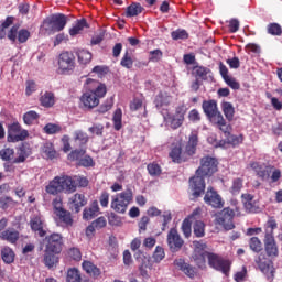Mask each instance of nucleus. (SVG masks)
Segmentation results:
<instances>
[{
  "label": "nucleus",
  "instance_id": "f257e3e1",
  "mask_svg": "<svg viewBox=\"0 0 282 282\" xmlns=\"http://www.w3.org/2000/svg\"><path fill=\"white\" fill-rule=\"evenodd\" d=\"M86 89L80 97V102L85 109H94L100 105V98L107 96V86L96 79H86Z\"/></svg>",
  "mask_w": 282,
  "mask_h": 282
},
{
  "label": "nucleus",
  "instance_id": "f03ea898",
  "mask_svg": "<svg viewBox=\"0 0 282 282\" xmlns=\"http://www.w3.org/2000/svg\"><path fill=\"white\" fill-rule=\"evenodd\" d=\"M206 257L208 259L209 268L217 270V272H221L225 276H229L230 274V260L224 259L221 256L202 251L199 253H195L193 256L194 261L197 263L198 268L206 264Z\"/></svg>",
  "mask_w": 282,
  "mask_h": 282
},
{
  "label": "nucleus",
  "instance_id": "7ed1b4c3",
  "mask_svg": "<svg viewBox=\"0 0 282 282\" xmlns=\"http://www.w3.org/2000/svg\"><path fill=\"white\" fill-rule=\"evenodd\" d=\"M279 228V224L276 223V218L273 216L269 217L267 223L264 224V250L267 252V257H271L272 259L279 257V246L276 245V239H274V230Z\"/></svg>",
  "mask_w": 282,
  "mask_h": 282
},
{
  "label": "nucleus",
  "instance_id": "20e7f679",
  "mask_svg": "<svg viewBox=\"0 0 282 282\" xmlns=\"http://www.w3.org/2000/svg\"><path fill=\"white\" fill-rule=\"evenodd\" d=\"M48 195H59V193H76V181L68 175L55 176L45 186Z\"/></svg>",
  "mask_w": 282,
  "mask_h": 282
},
{
  "label": "nucleus",
  "instance_id": "39448f33",
  "mask_svg": "<svg viewBox=\"0 0 282 282\" xmlns=\"http://www.w3.org/2000/svg\"><path fill=\"white\" fill-rule=\"evenodd\" d=\"M67 25V15L63 13H53L45 18L40 28L42 34H54V32H63Z\"/></svg>",
  "mask_w": 282,
  "mask_h": 282
},
{
  "label": "nucleus",
  "instance_id": "423d86ee",
  "mask_svg": "<svg viewBox=\"0 0 282 282\" xmlns=\"http://www.w3.org/2000/svg\"><path fill=\"white\" fill-rule=\"evenodd\" d=\"M132 199H133V192L131 189H126L124 192L117 194L112 198L110 207L112 208V210H115V213L124 215Z\"/></svg>",
  "mask_w": 282,
  "mask_h": 282
},
{
  "label": "nucleus",
  "instance_id": "0eeeda50",
  "mask_svg": "<svg viewBox=\"0 0 282 282\" xmlns=\"http://www.w3.org/2000/svg\"><path fill=\"white\" fill-rule=\"evenodd\" d=\"M57 69L59 74H69L76 69V56L69 51H63L57 57Z\"/></svg>",
  "mask_w": 282,
  "mask_h": 282
},
{
  "label": "nucleus",
  "instance_id": "6e6552de",
  "mask_svg": "<svg viewBox=\"0 0 282 282\" xmlns=\"http://www.w3.org/2000/svg\"><path fill=\"white\" fill-rule=\"evenodd\" d=\"M30 138V132L21 127L19 121H14L13 123L9 124L7 128V141L17 143V142H24Z\"/></svg>",
  "mask_w": 282,
  "mask_h": 282
},
{
  "label": "nucleus",
  "instance_id": "1a4fd4ad",
  "mask_svg": "<svg viewBox=\"0 0 282 282\" xmlns=\"http://www.w3.org/2000/svg\"><path fill=\"white\" fill-rule=\"evenodd\" d=\"M254 263L257 264L258 269L262 274H264L268 281H274V263L271 259L268 258L265 253H260L256 259Z\"/></svg>",
  "mask_w": 282,
  "mask_h": 282
},
{
  "label": "nucleus",
  "instance_id": "9d476101",
  "mask_svg": "<svg viewBox=\"0 0 282 282\" xmlns=\"http://www.w3.org/2000/svg\"><path fill=\"white\" fill-rule=\"evenodd\" d=\"M189 199L192 202H195V199H199L200 196L206 193V181L204 180V176L195 174V176H192L189 178Z\"/></svg>",
  "mask_w": 282,
  "mask_h": 282
},
{
  "label": "nucleus",
  "instance_id": "9b49d317",
  "mask_svg": "<svg viewBox=\"0 0 282 282\" xmlns=\"http://www.w3.org/2000/svg\"><path fill=\"white\" fill-rule=\"evenodd\" d=\"M85 153H87V150L85 149L74 150L68 154V160L77 162V166H83L84 169H91L96 166L94 158Z\"/></svg>",
  "mask_w": 282,
  "mask_h": 282
},
{
  "label": "nucleus",
  "instance_id": "f8f14e48",
  "mask_svg": "<svg viewBox=\"0 0 282 282\" xmlns=\"http://www.w3.org/2000/svg\"><path fill=\"white\" fill-rule=\"evenodd\" d=\"M218 164L217 159L213 156L202 158L200 166L196 170V175H200V177H210V175H215V173H217Z\"/></svg>",
  "mask_w": 282,
  "mask_h": 282
},
{
  "label": "nucleus",
  "instance_id": "ddd939ff",
  "mask_svg": "<svg viewBox=\"0 0 282 282\" xmlns=\"http://www.w3.org/2000/svg\"><path fill=\"white\" fill-rule=\"evenodd\" d=\"M235 210L230 207H225L216 214V224L223 226L225 230H232L235 228Z\"/></svg>",
  "mask_w": 282,
  "mask_h": 282
},
{
  "label": "nucleus",
  "instance_id": "4468645a",
  "mask_svg": "<svg viewBox=\"0 0 282 282\" xmlns=\"http://www.w3.org/2000/svg\"><path fill=\"white\" fill-rule=\"evenodd\" d=\"M45 250L48 252H63V235L51 234L44 238Z\"/></svg>",
  "mask_w": 282,
  "mask_h": 282
},
{
  "label": "nucleus",
  "instance_id": "2eb2a0df",
  "mask_svg": "<svg viewBox=\"0 0 282 282\" xmlns=\"http://www.w3.org/2000/svg\"><path fill=\"white\" fill-rule=\"evenodd\" d=\"M204 202L207 204V206H212V208H223L226 202H224V198H221V195L215 191L214 187H208L205 196Z\"/></svg>",
  "mask_w": 282,
  "mask_h": 282
},
{
  "label": "nucleus",
  "instance_id": "dca6fc26",
  "mask_svg": "<svg viewBox=\"0 0 282 282\" xmlns=\"http://www.w3.org/2000/svg\"><path fill=\"white\" fill-rule=\"evenodd\" d=\"M167 246L170 252H180L184 247V239L175 228H171L167 232Z\"/></svg>",
  "mask_w": 282,
  "mask_h": 282
},
{
  "label": "nucleus",
  "instance_id": "f3484780",
  "mask_svg": "<svg viewBox=\"0 0 282 282\" xmlns=\"http://www.w3.org/2000/svg\"><path fill=\"white\" fill-rule=\"evenodd\" d=\"M186 116V106L176 107L175 113L169 117L171 129H180L184 124Z\"/></svg>",
  "mask_w": 282,
  "mask_h": 282
},
{
  "label": "nucleus",
  "instance_id": "a211bd4d",
  "mask_svg": "<svg viewBox=\"0 0 282 282\" xmlns=\"http://www.w3.org/2000/svg\"><path fill=\"white\" fill-rule=\"evenodd\" d=\"M174 267L188 276V279H195L197 276V269L182 258L174 260Z\"/></svg>",
  "mask_w": 282,
  "mask_h": 282
},
{
  "label": "nucleus",
  "instance_id": "6ab92c4d",
  "mask_svg": "<svg viewBox=\"0 0 282 282\" xmlns=\"http://www.w3.org/2000/svg\"><path fill=\"white\" fill-rule=\"evenodd\" d=\"M203 111L213 122L217 120L219 116H223L217 108V101L214 99L203 101Z\"/></svg>",
  "mask_w": 282,
  "mask_h": 282
},
{
  "label": "nucleus",
  "instance_id": "aec40b11",
  "mask_svg": "<svg viewBox=\"0 0 282 282\" xmlns=\"http://www.w3.org/2000/svg\"><path fill=\"white\" fill-rule=\"evenodd\" d=\"M29 224L31 230L35 232V235H39L40 237H45V235H47V231L45 230V221H43L41 215H33Z\"/></svg>",
  "mask_w": 282,
  "mask_h": 282
},
{
  "label": "nucleus",
  "instance_id": "412c9836",
  "mask_svg": "<svg viewBox=\"0 0 282 282\" xmlns=\"http://www.w3.org/2000/svg\"><path fill=\"white\" fill-rule=\"evenodd\" d=\"M134 259L138 261V263H140L139 271L141 276H149V272L147 271V269L151 270V260L149 257L144 256L141 250H138L134 253Z\"/></svg>",
  "mask_w": 282,
  "mask_h": 282
},
{
  "label": "nucleus",
  "instance_id": "4be33fe9",
  "mask_svg": "<svg viewBox=\"0 0 282 282\" xmlns=\"http://www.w3.org/2000/svg\"><path fill=\"white\" fill-rule=\"evenodd\" d=\"M17 155L18 156L13 159L12 163L23 164V162H25V160L32 155V148H30V144L28 143H22L19 148H17Z\"/></svg>",
  "mask_w": 282,
  "mask_h": 282
},
{
  "label": "nucleus",
  "instance_id": "5701e85b",
  "mask_svg": "<svg viewBox=\"0 0 282 282\" xmlns=\"http://www.w3.org/2000/svg\"><path fill=\"white\" fill-rule=\"evenodd\" d=\"M169 158H171L174 164H182L183 162H188V158L184 152H182V144L173 145L169 153Z\"/></svg>",
  "mask_w": 282,
  "mask_h": 282
},
{
  "label": "nucleus",
  "instance_id": "b1692460",
  "mask_svg": "<svg viewBox=\"0 0 282 282\" xmlns=\"http://www.w3.org/2000/svg\"><path fill=\"white\" fill-rule=\"evenodd\" d=\"M197 144H199V138L197 137V133H192L188 138L187 144L185 147V158L187 160H191L193 155L197 152Z\"/></svg>",
  "mask_w": 282,
  "mask_h": 282
},
{
  "label": "nucleus",
  "instance_id": "393cba45",
  "mask_svg": "<svg viewBox=\"0 0 282 282\" xmlns=\"http://www.w3.org/2000/svg\"><path fill=\"white\" fill-rule=\"evenodd\" d=\"M98 215H100L98 200H93L90 205L83 210V219H85V221H91V219H95Z\"/></svg>",
  "mask_w": 282,
  "mask_h": 282
},
{
  "label": "nucleus",
  "instance_id": "a878e982",
  "mask_svg": "<svg viewBox=\"0 0 282 282\" xmlns=\"http://www.w3.org/2000/svg\"><path fill=\"white\" fill-rule=\"evenodd\" d=\"M70 209L74 213H80L84 206H87V197L84 194L76 193L69 198Z\"/></svg>",
  "mask_w": 282,
  "mask_h": 282
},
{
  "label": "nucleus",
  "instance_id": "bb28decb",
  "mask_svg": "<svg viewBox=\"0 0 282 282\" xmlns=\"http://www.w3.org/2000/svg\"><path fill=\"white\" fill-rule=\"evenodd\" d=\"M242 204L245 206L246 213H259L260 208L254 202V195L252 194H242L241 195Z\"/></svg>",
  "mask_w": 282,
  "mask_h": 282
},
{
  "label": "nucleus",
  "instance_id": "cd10ccee",
  "mask_svg": "<svg viewBox=\"0 0 282 282\" xmlns=\"http://www.w3.org/2000/svg\"><path fill=\"white\" fill-rule=\"evenodd\" d=\"M19 230L14 229V228H8L6 230H3L2 232H0V239L2 241H8V243H17V241H19Z\"/></svg>",
  "mask_w": 282,
  "mask_h": 282
},
{
  "label": "nucleus",
  "instance_id": "c85d7f7f",
  "mask_svg": "<svg viewBox=\"0 0 282 282\" xmlns=\"http://www.w3.org/2000/svg\"><path fill=\"white\" fill-rule=\"evenodd\" d=\"M252 171H254L257 177H259L262 182H265L270 177V171H268V166H263L259 164V162H252L250 164Z\"/></svg>",
  "mask_w": 282,
  "mask_h": 282
},
{
  "label": "nucleus",
  "instance_id": "c756f323",
  "mask_svg": "<svg viewBox=\"0 0 282 282\" xmlns=\"http://www.w3.org/2000/svg\"><path fill=\"white\" fill-rule=\"evenodd\" d=\"M56 254H61V252L57 251H48V249H45L44 251V265L51 270V268H54L56 263H58V257Z\"/></svg>",
  "mask_w": 282,
  "mask_h": 282
},
{
  "label": "nucleus",
  "instance_id": "7c9ffc66",
  "mask_svg": "<svg viewBox=\"0 0 282 282\" xmlns=\"http://www.w3.org/2000/svg\"><path fill=\"white\" fill-rule=\"evenodd\" d=\"M154 105L156 109L169 107L171 105V95H169L166 91H160L154 99Z\"/></svg>",
  "mask_w": 282,
  "mask_h": 282
},
{
  "label": "nucleus",
  "instance_id": "2f4dec72",
  "mask_svg": "<svg viewBox=\"0 0 282 282\" xmlns=\"http://www.w3.org/2000/svg\"><path fill=\"white\" fill-rule=\"evenodd\" d=\"M55 104L56 99L54 97V93L52 91H46L40 97V105L46 109L54 107Z\"/></svg>",
  "mask_w": 282,
  "mask_h": 282
},
{
  "label": "nucleus",
  "instance_id": "473e14b6",
  "mask_svg": "<svg viewBox=\"0 0 282 282\" xmlns=\"http://www.w3.org/2000/svg\"><path fill=\"white\" fill-rule=\"evenodd\" d=\"M85 28H89V23H87V19L83 18V19L76 20L73 28L69 29L70 36H77V34H80V32L84 31Z\"/></svg>",
  "mask_w": 282,
  "mask_h": 282
},
{
  "label": "nucleus",
  "instance_id": "72a5a7b5",
  "mask_svg": "<svg viewBox=\"0 0 282 282\" xmlns=\"http://www.w3.org/2000/svg\"><path fill=\"white\" fill-rule=\"evenodd\" d=\"M56 217H58L59 221L65 224V226H74V218H72V213L67 209H59L55 212Z\"/></svg>",
  "mask_w": 282,
  "mask_h": 282
},
{
  "label": "nucleus",
  "instance_id": "f704fd0d",
  "mask_svg": "<svg viewBox=\"0 0 282 282\" xmlns=\"http://www.w3.org/2000/svg\"><path fill=\"white\" fill-rule=\"evenodd\" d=\"M142 12H144V7H142L140 2H132L129 7H127L126 17H138L139 14H142Z\"/></svg>",
  "mask_w": 282,
  "mask_h": 282
},
{
  "label": "nucleus",
  "instance_id": "c9c22d12",
  "mask_svg": "<svg viewBox=\"0 0 282 282\" xmlns=\"http://www.w3.org/2000/svg\"><path fill=\"white\" fill-rule=\"evenodd\" d=\"M82 268L90 276H100V269H98V267H96L95 263L91 261L85 260L82 264Z\"/></svg>",
  "mask_w": 282,
  "mask_h": 282
},
{
  "label": "nucleus",
  "instance_id": "e433bc0d",
  "mask_svg": "<svg viewBox=\"0 0 282 282\" xmlns=\"http://www.w3.org/2000/svg\"><path fill=\"white\" fill-rule=\"evenodd\" d=\"M193 74L198 80H208V74H210V68L204 66H194Z\"/></svg>",
  "mask_w": 282,
  "mask_h": 282
},
{
  "label": "nucleus",
  "instance_id": "4c0bfd02",
  "mask_svg": "<svg viewBox=\"0 0 282 282\" xmlns=\"http://www.w3.org/2000/svg\"><path fill=\"white\" fill-rule=\"evenodd\" d=\"M214 122L223 131L225 138L227 135H230V131H232V126L226 123V119H224V115H221L217 119H215Z\"/></svg>",
  "mask_w": 282,
  "mask_h": 282
},
{
  "label": "nucleus",
  "instance_id": "58836bf2",
  "mask_svg": "<svg viewBox=\"0 0 282 282\" xmlns=\"http://www.w3.org/2000/svg\"><path fill=\"white\" fill-rule=\"evenodd\" d=\"M14 250H12V248L10 247H4L1 250V259L4 263L9 264L10 263H14Z\"/></svg>",
  "mask_w": 282,
  "mask_h": 282
},
{
  "label": "nucleus",
  "instance_id": "ea45409f",
  "mask_svg": "<svg viewBox=\"0 0 282 282\" xmlns=\"http://www.w3.org/2000/svg\"><path fill=\"white\" fill-rule=\"evenodd\" d=\"M223 107V113L225 118L229 121L232 122L235 118V107L232 106L231 102L225 101L221 104Z\"/></svg>",
  "mask_w": 282,
  "mask_h": 282
},
{
  "label": "nucleus",
  "instance_id": "a19ab883",
  "mask_svg": "<svg viewBox=\"0 0 282 282\" xmlns=\"http://www.w3.org/2000/svg\"><path fill=\"white\" fill-rule=\"evenodd\" d=\"M193 231L195 237L202 238L206 236V224L202 220H196L193 225Z\"/></svg>",
  "mask_w": 282,
  "mask_h": 282
},
{
  "label": "nucleus",
  "instance_id": "79ce46f5",
  "mask_svg": "<svg viewBox=\"0 0 282 282\" xmlns=\"http://www.w3.org/2000/svg\"><path fill=\"white\" fill-rule=\"evenodd\" d=\"M83 278L80 276V271L76 268H70L67 270L66 282H80Z\"/></svg>",
  "mask_w": 282,
  "mask_h": 282
},
{
  "label": "nucleus",
  "instance_id": "37998d69",
  "mask_svg": "<svg viewBox=\"0 0 282 282\" xmlns=\"http://www.w3.org/2000/svg\"><path fill=\"white\" fill-rule=\"evenodd\" d=\"M241 188H243V178L236 177L232 180L231 186L229 188V192L231 195H239L241 193Z\"/></svg>",
  "mask_w": 282,
  "mask_h": 282
},
{
  "label": "nucleus",
  "instance_id": "c03bdc74",
  "mask_svg": "<svg viewBox=\"0 0 282 282\" xmlns=\"http://www.w3.org/2000/svg\"><path fill=\"white\" fill-rule=\"evenodd\" d=\"M77 58L80 65H87L88 63H91L93 55L87 50H80L77 52Z\"/></svg>",
  "mask_w": 282,
  "mask_h": 282
},
{
  "label": "nucleus",
  "instance_id": "a18cd8bd",
  "mask_svg": "<svg viewBox=\"0 0 282 282\" xmlns=\"http://www.w3.org/2000/svg\"><path fill=\"white\" fill-rule=\"evenodd\" d=\"M249 248L250 250H252V252L259 254V252L263 250V243L261 242V239H259V237H251L249 240Z\"/></svg>",
  "mask_w": 282,
  "mask_h": 282
},
{
  "label": "nucleus",
  "instance_id": "49530a36",
  "mask_svg": "<svg viewBox=\"0 0 282 282\" xmlns=\"http://www.w3.org/2000/svg\"><path fill=\"white\" fill-rule=\"evenodd\" d=\"M41 116L36 111L30 110L23 115V122L30 127L34 124V121L39 120Z\"/></svg>",
  "mask_w": 282,
  "mask_h": 282
},
{
  "label": "nucleus",
  "instance_id": "de8ad7c7",
  "mask_svg": "<svg viewBox=\"0 0 282 282\" xmlns=\"http://www.w3.org/2000/svg\"><path fill=\"white\" fill-rule=\"evenodd\" d=\"M147 169L151 177H160L162 175V166L155 162L148 164Z\"/></svg>",
  "mask_w": 282,
  "mask_h": 282
},
{
  "label": "nucleus",
  "instance_id": "09e8293b",
  "mask_svg": "<svg viewBox=\"0 0 282 282\" xmlns=\"http://www.w3.org/2000/svg\"><path fill=\"white\" fill-rule=\"evenodd\" d=\"M112 121L115 131H120L122 129V109L118 108L115 110Z\"/></svg>",
  "mask_w": 282,
  "mask_h": 282
},
{
  "label": "nucleus",
  "instance_id": "8fccbe9b",
  "mask_svg": "<svg viewBox=\"0 0 282 282\" xmlns=\"http://www.w3.org/2000/svg\"><path fill=\"white\" fill-rule=\"evenodd\" d=\"M121 67H124V69H132L133 68V57H131V53L129 51H126L121 61H120Z\"/></svg>",
  "mask_w": 282,
  "mask_h": 282
},
{
  "label": "nucleus",
  "instance_id": "3c124183",
  "mask_svg": "<svg viewBox=\"0 0 282 282\" xmlns=\"http://www.w3.org/2000/svg\"><path fill=\"white\" fill-rule=\"evenodd\" d=\"M42 151L46 155V158H48V160H54V158H56V150L54 149L53 143H44Z\"/></svg>",
  "mask_w": 282,
  "mask_h": 282
},
{
  "label": "nucleus",
  "instance_id": "603ef678",
  "mask_svg": "<svg viewBox=\"0 0 282 282\" xmlns=\"http://www.w3.org/2000/svg\"><path fill=\"white\" fill-rule=\"evenodd\" d=\"M181 229L186 239H188L191 235H193V224L188 218L183 220Z\"/></svg>",
  "mask_w": 282,
  "mask_h": 282
},
{
  "label": "nucleus",
  "instance_id": "864d4df0",
  "mask_svg": "<svg viewBox=\"0 0 282 282\" xmlns=\"http://www.w3.org/2000/svg\"><path fill=\"white\" fill-rule=\"evenodd\" d=\"M267 32H268V34H271V36H281V34H282L281 24H279L276 22L268 24Z\"/></svg>",
  "mask_w": 282,
  "mask_h": 282
},
{
  "label": "nucleus",
  "instance_id": "5fc2aeb1",
  "mask_svg": "<svg viewBox=\"0 0 282 282\" xmlns=\"http://www.w3.org/2000/svg\"><path fill=\"white\" fill-rule=\"evenodd\" d=\"M227 140V144H230L231 147H239V144L243 143V134L235 135L230 134L225 137Z\"/></svg>",
  "mask_w": 282,
  "mask_h": 282
},
{
  "label": "nucleus",
  "instance_id": "6e6d98bb",
  "mask_svg": "<svg viewBox=\"0 0 282 282\" xmlns=\"http://www.w3.org/2000/svg\"><path fill=\"white\" fill-rule=\"evenodd\" d=\"M113 108V97L106 99L97 109L98 113H107V111H111Z\"/></svg>",
  "mask_w": 282,
  "mask_h": 282
},
{
  "label": "nucleus",
  "instance_id": "4d7b16f0",
  "mask_svg": "<svg viewBox=\"0 0 282 282\" xmlns=\"http://www.w3.org/2000/svg\"><path fill=\"white\" fill-rule=\"evenodd\" d=\"M0 158L3 160V162H10V160L14 159V149L3 148L0 150Z\"/></svg>",
  "mask_w": 282,
  "mask_h": 282
},
{
  "label": "nucleus",
  "instance_id": "13d9d810",
  "mask_svg": "<svg viewBox=\"0 0 282 282\" xmlns=\"http://www.w3.org/2000/svg\"><path fill=\"white\" fill-rule=\"evenodd\" d=\"M44 133H46L47 135H54L56 133H61V126L56 124V123H47L44 128H43Z\"/></svg>",
  "mask_w": 282,
  "mask_h": 282
},
{
  "label": "nucleus",
  "instance_id": "bf43d9fd",
  "mask_svg": "<svg viewBox=\"0 0 282 282\" xmlns=\"http://www.w3.org/2000/svg\"><path fill=\"white\" fill-rule=\"evenodd\" d=\"M14 206V199L10 196L0 197V208L2 210H8V208H12Z\"/></svg>",
  "mask_w": 282,
  "mask_h": 282
},
{
  "label": "nucleus",
  "instance_id": "052dcab7",
  "mask_svg": "<svg viewBox=\"0 0 282 282\" xmlns=\"http://www.w3.org/2000/svg\"><path fill=\"white\" fill-rule=\"evenodd\" d=\"M173 41H186L188 32L186 30H176L171 33Z\"/></svg>",
  "mask_w": 282,
  "mask_h": 282
},
{
  "label": "nucleus",
  "instance_id": "680f3d73",
  "mask_svg": "<svg viewBox=\"0 0 282 282\" xmlns=\"http://www.w3.org/2000/svg\"><path fill=\"white\" fill-rule=\"evenodd\" d=\"M165 256L166 254L164 253V248H162L161 246H156L152 256L154 263H160Z\"/></svg>",
  "mask_w": 282,
  "mask_h": 282
},
{
  "label": "nucleus",
  "instance_id": "e2e57ef3",
  "mask_svg": "<svg viewBox=\"0 0 282 282\" xmlns=\"http://www.w3.org/2000/svg\"><path fill=\"white\" fill-rule=\"evenodd\" d=\"M75 142H78L80 147H83V144H87V142H89V137L87 133L78 130L75 132Z\"/></svg>",
  "mask_w": 282,
  "mask_h": 282
},
{
  "label": "nucleus",
  "instance_id": "0e129e2a",
  "mask_svg": "<svg viewBox=\"0 0 282 282\" xmlns=\"http://www.w3.org/2000/svg\"><path fill=\"white\" fill-rule=\"evenodd\" d=\"M31 33L26 29H21L18 31V37L17 41L19 43H28V40L30 39Z\"/></svg>",
  "mask_w": 282,
  "mask_h": 282
},
{
  "label": "nucleus",
  "instance_id": "69168bd1",
  "mask_svg": "<svg viewBox=\"0 0 282 282\" xmlns=\"http://www.w3.org/2000/svg\"><path fill=\"white\" fill-rule=\"evenodd\" d=\"M68 257L73 259V261H80V259H83V253L80 252V249L73 247L68 250Z\"/></svg>",
  "mask_w": 282,
  "mask_h": 282
},
{
  "label": "nucleus",
  "instance_id": "338daca9",
  "mask_svg": "<svg viewBox=\"0 0 282 282\" xmlns=\"http://www.w3.org/2000/svg\"><path fill=\"white\" fill-rule=\"evenodd\" d=\"M19 35V25H13L8 34H7V39H9V41H11L12 43H17V39Z\"/></svg>",
  "mask_w": 282,
  "mask_h": 282
},
{
  "label": "nucleus",
  "instance_id": "774afa93",
  "mask_svg": "<svg viewBox=\"0 0 282 282\" xmlns=\"http://www.w3.org/2000/svg\"><path fill=\"white\" fill-rule=\"evenodd\" d=\"M149 61L151 63H160V61H162V51L161 50L151 51Z\"/></svg>",
  "mask_w": 282,
  "mask_h": 282
}]
</instances>
